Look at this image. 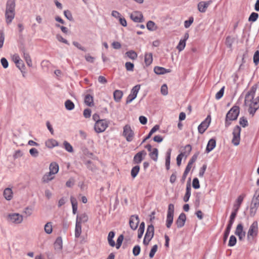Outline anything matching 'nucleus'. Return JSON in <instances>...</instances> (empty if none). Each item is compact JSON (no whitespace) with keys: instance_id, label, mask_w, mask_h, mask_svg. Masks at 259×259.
I'll return each instance as SVG.
<instances>
[{"instance_id":"f257e3e1","label":"nucleus","mask_w":259,"mask_h":259,"mask_svg":"<svg viewBox=\"0 0 259 259\" xmlns=\"http://www.w3.org/2000/svg\"><path fill=\"white\" fill-rule=\"evenodd\" d=\"M256 87L252 86L247 92L245 98V105L248 107V111L252 115L259 108V96L254 98Z\"/></svg>"},{"instance_id":"f03ea898","label":"nucleus","mask_w":259,"mask_h":259,"mask_svg":"<svg viewBox=\"0 0 259 259\" xmlns=\"http://www.w3.org/2000/svg\"><path fill=\"white\" fill-rule=\"evenodd\" d=\"M15 2L14 0H8L7 3L5 17L6 22L10 23L14 18L15 13Z\"/></svg>"},{"instance_id":"7ed1b4c3","label":"nucleus","mask_w":259,"mask_h":259,"mask_svg":"<svg viewBox=\"0 0 259 259\" xmlns=\"http://www.w3.org/2000/svg\"><path fill=\"white\" fill-rule=\"evenodd\" d=\"M239 113V108L237 106L233 107L227 113L226 118V125H230V122L229 121L236 120Z\"/></svg>"},{"instance_id":"20e7f679","label":"nucleus","mask_w":259,"mask_h":259,"mask_svg":"<svg viewBox=\"0 0 259 259\" xmlns=\"http://www.w3.org/2000/svg\"><path fill=\"white\" fill-rule=\"evenodd\" d=\"M258 223L257 221H254L249 227L247 232V237L248 240L254 239L258 234Z\"/></svg>"},{"instance_id":"39448f33","label":"nucleus","mask_w":259,"mask_h":259,"mask_svg":"<svg viewBox=\"0 0 259 259\" xmlns=\"http://www.w3.org/2000/svg\"><path fill=\"white\" fill-rule=\"evenodd\" d=\"M109 123L105 119H101L96 122L94 129L96 133H100L104 132L108 126Z\"/></svg>"},{"instance_id":"423d86ee","label":"nucleus","mask_w":259,"mask_h":259,"mask_svg":"<svg viewBox=\"0 0 259 259\" xmlns=\"http://www.w3.org/2000/svg\"><path fill=\"white\" fill-rule=\"evenodd\" d=\"M122 136L127 142H131L133 140L135 134L130 125L126 124L123 127Z\"/></svg>"},{"instance_id":"0eeeda50","label":"nucleus","mask_w":259,"mask_h":259,"mask_svg":"<svg viewBox=\"0 0 259 259\" xmlns=\"http://www.w3.org/2000/svg\"><path fill=\"white\" fill-rule=\"evenodd\" d=\"M8 221L15 224H20L23 221L22 215L18 213H11L8 215Z\"/></svg>"},{"instance_id":"6e6552de","label":"nucleus","mask_w":259,"mask_h":259,"mask_svg":"<svg viewBox=\"0 0 259 259\" xmlns=\"http://www.w3.org/2000/svg\"><path fill=\"white\" fill-rule=\"evenodd\" d=\"M259 206V189H257L255 192L253 197L252 199L250 212L255 213L257 208Z\"/></svg>"},{"instance_id":"1a4fd4ad","label":"nucleus","mask_w":259,"mask_h":259,"mask_svg":"<svg viewBox=\"0 0 259 259\" xmlns=\"http://www.w3.org/2000/svg\"><path fill=\"white\" fill-rule=\"evenodd\" d=\"M154 228L152 225H149L147 227L146 234L143 240V243L145 245H148L149 242L154 236Z\"/></svg>"},{"instance_id":"9d476101","label":"nucleus","mask_w":259,"mask_h":259,"mask_svg":"<svg viewBox=\"0 0 259 259\" xmlns=\"http://www.w3.org/2000/svg\"><path fill=\"white\" fill-rule=\"evenodd\" d=\"M240 132L241 128L239 126L237 125L234 127L233 131V137L232 140V143L235 146H238L240 143Z\"/></svg>"},{"instance_id":"9b49d317","label":"nucleus","mask_w":259,"mask_h":259,"mask_svg":"<svg viewBox=\"0 0 259 259\" xmlns=\"http://www.w3.org/2000/svg\"><path fill=\"white\" fill-rule=\"evenodd\" d=\"M174 212V205L172 204H170L168 206L167 218H166V227L169 228L172 222Z\"/></svg>"},{"instance_id":"f8f14e48","label":"nucleus","mask_w":259,"mask_h":259,"mask_svg":"<svg viewBox=\"0 0 259 259\" xmlns=\"http://www.w3.org/2000/svg\"><path fill=\"white\" fill-rule=\"evenodd\" d=\"M211 118L210 116H208L205 120L201 123L198 127L199 133L203 134L208 128L209 124L210 122Z\"/></svg>"},{"instance_id":"ddd939ff","label":"nucleus","mask_w":259,"mask_h":259,"mask_svg":"<svg viewBox=\"0 0 259 259\" xmlns=\"http://www.w3.org/2000/svg\"><path fill=\"white\" fill-rule=\"evenodd\" d=\"M139 222L140 219L138 215H132L129 221L130 228L133 230H136L138 228Z\"/></svg>"},{"instance_id":"4468645a","label":"nucleus","mask_w":259,"mask_h":259,"mask_svg":"<svg viewBox=\"0 0 259 259\" xmlns=\"http://www.w3.org/2000/svg\"><path fill=\"white\" fill-rule=\"evenodd\" d=\"M235 234L237 235L239 240H242L245 236V232L243 230V227L241 224H239L236 228Z\"/></svg>"},{"instance_id":"2eb2a0df","label":"nucleus","mask_w":259,"mask_h":259,"mask_svg":"<svg viewBox=\"0 0 259 259\" xmlns=\"http://www.w3.org/2000/svg\"><path fill=\"white\" fill-rule=\"evenodd\" d=\"M131 19L135 22H142L143 21V16L141 12L134 11L131 14Z\"/></svg>"},{"instance_id":"dca6fc26","label":"nucleus","mask_w":259,"mask_h":259,"mask_svg":"<svg viewBox=\"0 0 259 259\" xmlns=\"http://www.w3.org/2000/svg\"><path fill=\"white\" fill-rule=\"evenodd\" d=\"M212 1H202L198 4L197 8L198 11L201 13H205L207 8L212 3Z\"/></svg>"},{"instance_id":"f3484780","label":"nucleus","mask_w":259,"mask_h":259,"mask_svg":"<svg viewBox=\"0 0 259 259\" xmlns=\"http://www.w3.org/2000/svg\"><path fill=\"white\" fill-rule=\"evenodd\" d=\"M147 153L145 151L142 150L137 153L134 156L133 161L135 163H140Z\"/></svg>"},{"instance_id":"a211bd4d","label":"nucleus","mask_w":259,"mask_h":259,"mask_svg":"<svg viewBox=\"0 0 259 259\" xmlns=\"http://www.w3.org/2000/svg\"><path fill=\"white\" fill-rule=\"evenodd\" d=\"M245 197V194H242L237 197V199L236 200V202L234 204V210L238 211Z\"/></svg>"},{"instance_id":"6ab92c4d","label":"nucleus","mask_w":259,"mask_h":259,"mask_svg":"<svg viewBox=\"0 0 259 259\" xmlns=\"http://www.w3.org/2000/svg\"><path fill=\"white\" fill-rule=\"evenodd\" d=\"M153 62V55L152 53H146L144 56V63L147 66H149Z\"/></svg>"},{"instance_id":"aec40b11","label":"nucleus","mask_w":259,"mask_h":259,"mask_svg":"<svg viewBox=\"0 0 259 259\" xmlns=\"http://www.w3.org/2000/svg\"><path fill=\"white\" fill-rule=\"evenodd\" d=\"M154 71L156 74L160 75L169 73L170 72V70L166 69L162 67L156 66L154 68Z\"/></svg>"},{"instance_id":"412c9836","label":"nucleus","mask_w":259,"mask_h":259,"mask_svg":"<svg viewBox=\"0 0 259 259\" xmlns=\"http://www.w3.org/2000/svg\"><path fill=\"white\" fill-rule=\"evenodd\" d=\"M3 195L7 200H11L13 196V193L12 189L9 188L5 189L4 191Z\"/></svg>"},{"instance_id":"4be33fe9","label":"nucleus","mask_w":259,"mask_h":259,"mask_svg":"<svg viewBox=\"0 0 259 259\" xmlns=\"http://www.w3.org/2000/svg\"><path fill=\"white\" fill-rule=\"evenodd\" d=\"M45 145L48 148L51 149L58 145V143L57 141L53 139H50L47 140L45 142Z\"/></svg>"},{"instance_id":"5701e85b","label":"nucleus","mask_w":259,"mask_h":259,"mask_svg":"<svg viewBox=\"0 0 259 259\" xmlns=\"http://www.w3.org/2000/svg\"><path fill=\"white\" fill-rule=\"evenodd\" d=\"M88 221V217L85 213H82L77 215L76 222H79L80 224L86 223Z\"/></svg>"},{"instance_id":"b1692460","label":"nucleus","mask_w":259,"mask_h":259,"mask_svg":"<svg viewBox=\"0 0 259 259\" xmlns=\"http://www.w3.org/2000/svg\"><path fill=\"white\" fill-rule=\"evenodd\" d=\"M216 145V141L213 139H211L208 142L206 151L207 153L210 152L211 150H212Z\"/></svg>"},{"instance_id":"393cba45","label":"nucleus","mask_w":259,"mask_h":259,"mask_svg":"<svg viewBox=\"0 0 259 259\" xmlns=\"http://www.w3.org/2000/svg\"><path fill=\"white\" fill-rule=\"evenodd\" d=\"M189 37V34L186 33L184 36V38L181 39L179 41V52L182 51L185 47L186 41Z\"/></svg>"},{"instance_id":"a878e982","label":"nucleus","mask_w":259,"mask_h":259,"mask_svg":"<svg viewBox=\"0 0 259 259\" xmlns=\"http://www.w3.org/2000/svg\"><path fill=\"white\" fill-rule=\"evenodd\" d=\"M50 171L51 173L55 175L58 172L59 165L56 162H52L50 164L49 167Z\"/></svg>"},{"instance_id":"bb28decb","label":"nucleus","mask_w":259,"mask_h":259,"mask_svg":"<svg viewBox=\"0 0 259 259\" xmlns=\"http://www.w3.org/2000/svg\"><path fill=\"white\" fill-rule=\"evenodd\" d=\"M123 96V93L120 90H115L113 93V97L114 100L118 102L120 101L121 99L122 98Z\"/></svg>"},{"instance_id":"cd10ccee","label":"nucleus","mask_w":259,"mask_h":259,"mask_svg":"<svg viewBox=\"0 0 259 259\" xmlns=\"http://www.w3.org/2000/svg\"><path fill=\"white\" fill-rule=\"evenodd\" d=\"M54 174L50 172L46 173L42 177V181L44 183H48L54 178Z\"/></svg>"},{"instance_id":"c85d7f7f","label":"nucleus","mask_w":259,"mask_h":259,"mask_svg":"<svg viewBox=\"0 0 259 259\" xmlns=\"http://www.w3.org/2000/svg\"><path fill=\"white\" fill-rule=\"evenodd\" d=\"M81 224L79 222H76L75 228V237L79 238L81 234Z\"/></svg>"},{"instance_id":"c756f323","label":"nucleus","mask_w":259,"mask_h":259,"mask_svg":"<svg viewBox=\"0 0 259 259\" xmlns=\"http://www.w3.org/2000/svg\"><path fill=\"white\" fill-rule=\"evenodd\" d=\"M114 236H115V233L113 231H110L108 234V238H107L108 241L109 245L111 247H114L115 246V242L113 240Z\"/></svg>"},{"instance_id":"7c9ffc66","label":"nucleus","mask_w":259,"mask_h":259,"mask_svg":"<svg viewBox=\"0 0 259 259\" xmlns=\"http://www.w3.org/2000/svg\"><path fill=\"white\" fill-rule=\"evenodd\" d=\"M84 103L89 106L94 105L93 97L90 95H87L84 98Z\"/></svg>"},{"instance_id":"2f4dec72","label":"nucleus","mask_w":259,"mask_h":259,"mask_svg":"<svg viewBox=\"0 0 259 259\" xmlns=\"http://www.w3.org/2000/svg\"><path fill=\"white\" fill-rule=\"evenodd\" d=\"M145 230V223L142 222L140 225L139 228L138 230V238L141 239L144 234Z\"/></svg>"},{"instance_id":"473e14b6","label":"nucleus","mask_w":259,"mask_h":259,"mask_svg":"<svg viewBox=\"0 0 259 259\" xmlns=\"http://www.w3.org/2000/svg\"><path fill=\"white\" fill-rule=\"evenodd\" d=\"M171 149H168L166 153L165 166L167 169H169Z\"/></svg>"},{"instance_id":"72a5a7b5","label":"nucleus","mask_w":259,"mask_h":259,"mask_svg":"<svg viewBox=\"0 0 259 259\" xmlns=\"http://www.w3.org/2000/svg\"><path fill=\"white\" fill-rule=\"evenodd\" d=\"M185 151L184 152V153H181V154H179V157H180V156H187L188 155H189L192 150V147H191V146L190 145H187L185 147ZM180 162H181V159H179V164H180Z\"/></svg>"},{"instance_id":"f704fd0d","label":"nucleus","mask_w":259,"mask_h":259,"mask_svg":"<svg viewBox=\"0 0 259 259\" xmlns=\"http://www.w3.org/2000/svg\"><path fill=\"white\" fill-rule=\"evenodd\" d=\"M149 156L151 159L154 161H157L158 158V150L156 148H153L152 151L149 153Z\"/></svg>"},{"instance_id":"c9c22d12","label":"nucleus","mask_w":259,"mask_h":259,"mask_svg":"<svg viewBox=\"0 0 259 259\" xmlns=\"http://www.w3.org/2000/svg\"><path fill=\"white\" fill-rule=\"evenodd\" d=\"M44 229L46 233L51 234L53 231L52 223L51 222L47 223L45 226Z\"/></svg>"},{"instance_id":"e433bc0d","label":"nucleus","mask_w":259,"mask_h":259,"mask_svg":"<svg viewBox=\"0 0 259 259\" xmlns=\"http://www.w3.org/2000/svg\"><path fill=\"white\" fill-rule=\"evenodd\" d=\"M56 248L61 249L62 248V239L61 237H58L54 243Z\"/></svg>"},{"instance_id":"4c0bfd02","label":"nucleus","mask_w":259,"mask_h":259,"mask_svg":"<svg viewBox=\"0 0 259 259\" xmlns=\"http://www.w3.org/2000/svg\"><path fill=\"white\" fill-rule=\"evenodd\" d=\"M147 28L150 31H154L157 29L155 23L152 21H149L147 23Z\"/></svg>"},{"instance_id":"58836bf2","label":"nucleus","mask_w":259,"mask_h":259,"mask_svg":"<svg viewBox=\"0 0 259 259\" xmlns=\"http://www.w3.org/2000/svg\"><path fill=\"white\" fill-rule=\"evenodd\" d=\"M66 108L68 110H71L74 108V103L70 100H67L65 103Z\"/></svg>"},{"instance_id":"ea45409f","label":"nucleus","mask_w":259,"mask_h":259,"mask_svg":"<svg viewBox=\"0 0 259 259\" xmlns=\"http://www.w3.org/2000/svg\"><path fill=\"white\" fill-rule=\"evenodd\" d=\"M140 170V166L136 165L133 167L131 170V176L133 178H135L138 174Z\"/></svg>"},{"instance_id":"a19ab883","label":"nucleus","mask_w":259,"mask_h":259,"mask_svg":"<svg viewBox=\"0 0 259 259\" xmlns=\"http://www.w3.org/2000/svg\"><path fill=\"white\" fill-rule=\"evenodd\" d=\"M186 219V217L184 213H182L179 215V227H181L184 225Z\"/></svg>"},{"instance_id":"79ce46f5","label":"nucleus","mask_w":259,"mask_h":259,"mask_svg":"<svg viewBox=\"0 0 259 259\" xmlns=\"http://www.w3.org/2000/svg\"><path fill=\"white\" fill-rule=\"evenodd\" d=\"M127 56L131 59L135 60L137 58V54L134 51H130L126 53Z\"/></svg>"},{"instance_id":"37998d69","label":"nucleus","mask_w":259,"mask_h":259,"mask_svg":"<svg viewBox=\"0 0 259 259\" xmlns=\"http://www.w3.org/2000/svg\"><path fill=\"white\" fill-rule=\"evenodd\" d=\"M190 195H191V188L190 187L187 186L186 188V194L184 197V201L185 202H187L190 197Z\"/></svg>"},{"instance_id":"c03bdc74","label":"nucleus","mask_w":259,"mask_h":259,"mask_svg":"<svg viewBox=\"0 0 259 259\" xmlns=\"http://www.w3.org/2000/svg\"><path fill=\"white\" fill-rule=\"evenodd\" d=\"M236 242L237 239L236 237L234 235H231L230 237L228 246L230 247L234 246L236 244Z\"/></svg>"},{"instance_id":"a18cd8bd","label":"nucleus","mask_w":259,"mask_h":259,"mask_svg":"<svg viewBox=\"0 0 259 259\" xmlns=\"http://www.w3.org/2000/svg\"><path fill=\"white\" fill-rule=\"evenodd\" d=\"M225 87H223L222 89L215 94V98L217 100H220L222 98L224 94Z\"/></svg>"},{"instance_id":"49530a36","label":"nucleus","mask_w":259,"mask_h":259,"mask_svg":"<svg viewBox=\"0 0 259 259\" xmlns=\"http://www.w3.org/2000/svg\"><path fill=\"white\" fill-rule=\"evenodd\" d=\"M63 145L65 149L69 152H72L73 151L72 146L67 141H64Z\"/></svg>"},{"instance_id":"de8ad7c7","label":"nucleus","mask_w":259,"mask_h":259,"mask_svg":"<svg viewBox=\"0 0 259 259\" xmlns=\"http://www.w3.org/2000/svg\"><path fill=\"white\" fill-rule=\"evenodd\" d=\"M140 89V85H136L133 87L131 91V94L134 95L135 97H137V94Z\"/></svg>"},{"instance_id":"09e8293b","label":"nucleus","mask_w":259,"mask_h":259,"mask_svg":"<svg viewBox=\"0 0 259 259\" xmlns=\"http://www.w3.org/2000/svg\"><path fill=\"white\" fill-rule=\"evenodd\" d=\"M123 240V236L122 235H119L117 238V243L115 245L116 248L117 249H119L120 247Z\"/></svg>"},{"instance_id":"8fccbe9b","label":"nucleus","mask_w":259,"mask_h":259,"mask_svg":"<svg viewBox=\"0 0 259 259\" xmlns=\"http://www.w3.org/2000/svg\"><path fill=\"white\" fill-rule=\"evenodd\" d=\"M141 251V247L139 245H136L133 249V253L135 256L138 255Z\"/></svg>"},{"instance_id":"3c124183","label":"nucleus","mask_w":259,"mask_h":259,"mask_svg":"<svg viewBox=\"0 0 259 259\" xmlns=\"http://www.w3.org/2000/svg\"><path fill=\"white\" fill-rule=\"evenodd\" d=\"M157 248H158V247H157V245H154V246H153V247L151 248L150 252L149 253V257L150 258L153 257L155 253H156V252L157 250Z\"/></svg>"},{"instance_id":"603ef678","label":"nucleus","mask_w":259,"mask_h":259,"mask_svg":"<svg viewBox=\"0 0 259 259\" xmlns=\"http://www.w3.org/2000/svg\"><path fill=\"white\" fill-rule=\"evenodd\" d=\"M258 17V15L257 13L253 12L250 15L248 20L249 21L254 22L257 20Z\"/></svg>"},{"instance_id":"864d4df0","label":"nucleus","mask_w":259,"mask_h":259,"mask_svg":"<svg viewBox=\"0 0 259 259\" xmlns=\"http://www.w3.org/2000/svg\"><path fill=\"white\" fill-rule=\"evenodd\" d=\"M192 186L194 189H198L200 188L199 182L197 178L193 179L192 182Z\"/></svg>"},{"instance_id":"5fc2aeb1","label":"nucleus","mask_w":259,"mask_h":259,"mask_svg":"<svg viewBox=\"0 0 259 259\" xmlns=\"http://www.w3.org/2000/svg\"><path fill=\"white\" fill-rule=\"evenodd\" d=\"M207 165L206 164H204L203 166L200 168L199 172V176L200 177H203L205 171L206 169Z\"/></svg>"},{"instance_id":"6e6d98bb","label":"nucleus","mask_w":259,"mask_h":259,"mask_svg":"<svg viewBox=\"0 0 259 259\" xmlns=\"http://www.w3.org/2000/svg\"><path fill=\"white\" fill-rule=\"evenodd\" d=\"M5 40V34L3 30H0V49L2 48L4 45Z\"/></svg>"},{"instance_id":"4d7b16f0","label":"nucleus","mask_w":259,"mask_h":259,"mask_svg":"<svg viewBox=\"0 0 259 259\" xmlns=\"http://www.w3.org/2000/svg\"><path fill=\"white\" fill-rule=\"evenodd\" d=\"M29 153L32 156L34 157H36L38 155V150L34 148L30 149L29 150Z\"/></svg>"},{"instance_id":"13d9d810","label":"nucleus","mask_w":259,"mask_h":259,"mask_svg":"<svg viewBox=\"0 0 259 259\" xmlns=\"http://www.w3.org/2000/svg\"><path fill=\"white\" fill-rule=\"evenodd\" d=\"M253 62L255 65L258 64L259 62V51H256L253 56Z\"/></svg>"},{"instance_id":"bf43d9fd","label":"nucleus","mask_w":259,"mask_h":259,"mask_svg":"<svg viewBox=\"0 0 259 259\" xmlns=\"http://www.w3.org/2000/svg\"><path fill=\"white\" fill-rule=\"evenodd\" d=\"M125 66L127 71H133L134 70V65L131 62H126Z\"/></svg>"},{"instance_id":"052dcab7","label":"nucleus","mask_w":259,"mask_h":259,"mask_svg":"<svg viewBox=\"0 0 259 259\" xmlns=\"http://www.w3.org/2000/svg\"><path fill=\"white\" fill-rule=\"evenodd\" d=\"M233 43V39L230 36H228L226 39V45L229 48H231Z\"/></svg>"},{"instance_id":"680f3d73","label":"nucleus","mask_w":259,"mask_h":259,"mask_svg":"<svg viewBox=\"0 0 259 259\" xmlns=\"http://www.w3.org/2000/svg\"><path fill=\"white\" fill-rule=\"evenodd\" d=\"M231 229L226 228L224 234V242H226L230 234Z\"/></svg>"},{"instance_id":"e2e57ef3","label":"nucleus","mask_w":259,"mask_h":259,"mask_svg":"<svg viewBox=\"0 0 259 259\" xmlns=\"http://www.w3.org/2000/svg\"><path fill=\"white\" fill-rule=\"evenodd\" d=\"M161 93L163 95H166L168 93L167 87L166 84H163L161 88Z\"/></svg>"},{"instance_id":"0e129e2a","label":"nucleus","mask_w":259,"mask_h":259,"mask_svg":"<svg viewBox=\"0 0 259 259\" xmlns=\"http://www.w3.org/2000/svg\"><path fill=\"white\" fill-rule=\"evenodd\" d=\"M91 115V110L90 109H85L83 111V116L85 118H89Z\"/></svg>"},{"instance_id":"69168bd1","label":"nucleus","mask_w":259,"mask_h":259,"mask_svg":"<svg viewBox=\"0 0 259 259\" xmlns=\"http://www.w3.org/2000/svg\"><path fill=\"white\" fill-rule=\"evenodd\" d=\"M193 18L190 17L188 20H186L185 21V27L186 28H188L193 23Z\"/></svg>"},{"instance_id":"338daca9","label":"nucleus","mask_w":259,"mask_h":259,"mask_svg":"<svg viewBox=\"0 0 259 259\" xmlns=\"http://www.w3.org/2000/svg\"><path fill=\"white\" fill-rule=\"evenodd\" d=\"M2 65H3V67L4 68H7L8 67V62L7 60V59L5 58H3L1 59V60Z\"/></svg>"},{"instance_id":"774afa93","label":"nucleus","mask_w":259,"mask_h":259,"mask_svg":"<svg viewBox=\"0 0 259 259\" xmlns=\"http://www.w3.org/2000/svg\"><path fill=\"white\" fill-rule=\"evenodd\" d=\"M64 14L68 20H71L72 19V14L69 11H65L64 12Z\"/></svg>"}]
</instances>
